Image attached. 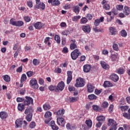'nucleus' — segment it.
Listing matches in <instances>:
<instances>
[{"mask_svg":"<svg viewBox=\"0 0 130 130\" xmlns=\"http://www.w3.org/2000/svg\"><path fill=\"white\" fill-rule=\"evenodd\" d=\"M34 110L31 107H27L25 110L24 113L26 114L25 119L29 122L32 120V117L33 116V112Z\"/></svg>","mask_w":130,"mask_h":130,"instance_id":"nucleus-1","label":"nucleus"},{"mask_svg":"<svg viewBox=\"0 0 130 130\" xmlns=\"http://www.w3.org/2000/svg\"><path fill=\"white\" fill-rule=\"evenodd\" d=\"M108 126H111L109 130H116L117 129V122L114 119H109L108 121Z\"/></svg>","mask_w":130,"mask_h":130,"instance_id":"nucleus-2","label":"nucleus"},{"mask_svg":"<svg viewBox=\"0 0 130 130\" xmlns=\"http://www.w3.org/2000/svg\"><path fill=\"white\" fill-rule=\"evenodd\" d=\"M82 55V53H81L79 51V49H76L74 50L71 53V58L73 60H76L79 56Z\"/></svg>","mask_w":130,"mask_h":130,"instance_id":"nucleus-3","label":"nucleus"},{"mask_svg":"<svg viewBox=\"0 0 130 130\" xmlns=\"http://www.w3.org/2000/svg\"><path fill=\"white\" fill-rule=\"evenodd\" d=\"M96 120L98 121L96 124V127H101L102 125V123L105 121V117L103 116H99L96 117Z\"/></svg>","mask_w":130,"mask_h":130,"instance_id":"nucleus-4","label":"nucleus"},{"mask_svg":"<svg viewBox=\"0 0 130 130\" xmlns=\"http://www.w3.org/2000/svg\"><path fill=\"white\" fill-rule=\"evenodd\" d=\"M75 87L77 88L84 87L85 86V81L84 79L80 78L76 79V83L75 84Z\"/></svg>","mask_w":130,"mask_h":130,"instance_id":"nucleus-5","label":"nucleus"},{"mask_svg":"<svg viewBox=\"0 0 130 130\" xmlns=\"http://www.w3.org/2000/svg\"><path fill=\"white\" fill-rule=\"evenodd\" d=\"M64 89V82L61 81L59 82L55 89V92L58 93V92H61L62 90Z\"/></svg>","mask_w":130,"mask_h":130,"instance_id":"nucleus-6","label":"nucleus"},{"mask_svg":"<svg viewBox=\"0 0 130 130\" xmlns=\"http://www.w3.org/2000/svg\"><path fill=\"white\" fill-rule=\"evenodd\" d=\"M86 125H82V128L84 130H89V128H91L92 127V120H87L85 121Z\"/></svg>","mask_w":130,"mask_h":130,"instance_id":"nucleus-7","label":"nucleus"},{"mask_svg":"<svg viewBox=\"0 0 130 130\" xmlns=\"http://www.w3.org/2000/svg\"><path fill=\"white\" fill-rule=\"evenodd\" d=\"M24 105H30V104H31V105H33V99L30 96H25V100H24L23 102Z\"/></svg>","mask_w":130,"mask_h":130,"instance_id":"nucleus-8","label":"nucleus"},{"mask_svg":"<svg viewBox=\"0 0 130 130\" xmlns=\"http://www.w3.org/2000/svg\"><path fill=\"white\" fill-rule=\"evenodd\" d=\"M29 85L31 86L33 89H38V87H39L38 84H37V80L35 78L30 80Z\"/></svg>","mask_w":130,"mask_h":130,"instance_id":"nucleus-9","label":"nucleus"},{"mask_svg":"<svg viewBox=\"0 0 130 130\" xmlns=\"http://www.w3.org/2000/svg\"><path fill=\"white\" fill-rule=\"evenodd\" d=\"M57 123L58 125H61L62 127H64V125L66 124V120L64 118L59 117L57 118Z\"/></svg>","mask_w":130,"mask_h":130,"instance_id":"nucleus-10","label":"nucleus"},{"mask_svg":"<svg viewBox=\"0 0 130 130\" xmlns=\"http://www.w3.org/2000/svg\"><path fill=\"white\" fill-rule=\"evenodd\" d=\"M82 30L84 31L85 33L89 34L91 32V27H90V25H83L81 27Z\"/></svg>","mask_w":130,"mask_h":130,"instance_id":"nucleus-11","label":"nucleus"},{"mask_svg":"<svg viewBox=\"0 0 130 130\" xmlns=\"http://www.w3.org/2000/svg\"><path fill=\"white\" fill-rule=\"evenodd\" d=\"M73 74V72L71 71H69L67 72V75H68V78H67V84L69 85L71 82H72V80H73V76H72V75Z\"/></svg>","mask_w":130,"mask_h":130,"instance_id":"nucleus-12","label":"nucleus"},{"mask_svg":"<svg viewBox=\"0 0 130 130\" xmlns=\"http://www.w3.org/2000/svg\"><path fill=\"white\" fill-rule=\"evenodd\" d=\"M48 4H51L52 6H59L60 2L59 0H48Z\"/></svg>","mask_w":130,"mask_h":130,"instance_id":"nucleus-13","label":"nucleus"},{"mask_svg":"<svg viewBox=\"0 0 130 130\" xmlns=\"http://www.w3.org/2000/svg\"><path fill=\"white\" fill-rule=\"evenodd\" d=\"M36 9H42V10H44L45 9V4L44 3H42L41 2L36 3L35 6Z\"/></svg>","mask_w":130,"mask_h":130,"instance_id":"nucleus-14","label":"nucleus"},{"mask_svg":"<svg viewBox=\"0 0 130 130\" xmlns=\"http://www.w3.org/2000/svg\"><path fill=\"white\" fill-rule=\"evenodd\" d=\"M101 66L103 69L104 70H109V65L107 64L105 61H100Z\"/></svg>","mask_w":130,"mask_h":130,"instance_id":"nucleus-15","label":"nucleus"},{"mask_svg":"<svg viewBox=\"0 0 130 130\" xmlns=\"http://www.w3.org/2000/svg\"><path fill=\"white\" fill-rule=\"evenodd\" d=\"M91 65L85 64L83 66V72H84V73H89V72L91 71Z\"/></svg>","mask_w":130,"mask_h":130,"instance_id":"nucleus-16","label":"nucleus"},{"mask_svg":"<svg viewBox=\"0 0 130 130\" xmlns=\"http://www.w3.org/2000/svg\"><path fill=\"white\" fill-rule=\"evenodd\" d=\"M15 124L16 128H18V127H22L23 121L21 120L20 119H18L15 121Z\"/></svg>","mask_w":130,"mask_h":130,"instance_id":"nucleus-17","label":"nucleus"},{"mask_svg":"<svg viewBox=\"0 0 130 130\" xmlns=\"http://www.w3.org/2000/svg\"><path fill=\"white\" fill-rule=\"evenodd\" d=\"M87 91L89 93H92L94 91V87L92 84L88 83L87 85Z\"/></svg>","mask_w":130,"mask_h":130,"instance_id":"nucleus-18","label":"nucleus"},{"mask_svg":"<svg viewBox=\"0 0 130 130\" xmlns=\"http://www.w3.org/2000/svg\"><path fill=\"white\" fill-rule=\"evenodd\" d=\"M34 27L36 28V29H41L42 28V27H43V25H42V23L40 22H37L36 23L34 24Z\"/></svg>","mask_w":130,"mask_h":130,"instance_id":"nucleus-19","label":"nucleus"},{"mask_svg":"<svg viewBox=\"0 0 130 130\" xmlns=\"http://www.w3.org/2000/svg\"><path fill=\"white\" fill-rule=\"evenodd\" d=\"M50 125L52 127V129L53 130H58V126L55 124V122L54 121H51Z\"/></svg>","mask_w":130,"mask_h":130,"instance_id":"nucleus-20","label":"nucleus"},{"mask_svg":"<svg viewBox=\"0 0 130 130\" xmlns=\"http://www.w3.org/2000/svg\"><path fill=\"white\" fill-rule=\"evenodd\" d=\"M8 116V113L6 112L2 111L0 112V117L2 119L7 118Z\"/></svg>","mask_w":130,"mask_h":130,"instance_id":"nucleus-21","label":"nucleus"},{"mask_svg":"<svg viewBox=\"0 0 130 130\" xmlns=\"http://www.w3.org/2000/svg\"><path fill=\"white\" fill-rule=\"evenodd\" d=\"M111 79L114 82H117V81L119 80V78L118 77V76H117V75L113 74L111 76Z\"/></svg>","mask_w":130,"mask_h":130,"instance_id":"nucleus-22","label":"nucleus"},{"mask_svg":"<svg viewBox=\"0 0 130 130\" xmlns=\"http://www.w3.org/2000/svg\"><path fill=\"white\" fill-rule=\"evenodd\" d=\"M103 86L105 88H109V87H112V83L108 81L104 82Z\"/></svg>","mask_w":130,"mask_h":130,"instance_id":"nucleus-23","label":"nucleus"},{"mask_svg":"<svg viewBox=\"0 0 130 130\" xmlns=\"http://www.w3.org/2000/svg\"><path fill=\"white\" fill-rule=\"evenodd\" d=\"M73 11L74 13H76V15H78L80 13V7L78 6H74L73 7Z\"/></svg>","mask_w":130,"mask_h":130,"instance_id":"nucleus-24","label":"nucleus"},{"mask_svg":"<svg viewBox=\"0 0 130 130\" xmlns=\"http://www.w3.org/2000/svg\"><path fill=\"white\" fill-rule=\"evenodd\" d=\"M64 111L65 110L64 109L62 110H59L56 113V114L58 116V117H60L59 116H62L63 114H64Z\"/></svg>","mask_w":130,"mask_h":130,"instance_id":"nucleus-25","label":"nucleus"},{"mask_svg":"<svg viewBox=\"0 0 130 130\" xmlns=\"http://www.w3.org/2000/svg\"><path fill=\"white\" fill-rule=\"evenodd\" d=\"M17 108L19 111H23L25 109V104H18Z\"/></svg>","mask_w":130,"mask_h":130,"instance_id":"nucleus-26","label":"nucleus"},{"mask_svg":"<svg viewBox=\"0 0 130 130\" xmlns=\"http://www.w3.org/2000/svg\"><path fill=\"white\" fill-rule=\"evenodd\" d=\"M88 98L89 99V100H96L98 97H97V96L95 95L94 94H91L88 95Z\"/></svg>","mask_w":130,"mask_h":130,"instance_id":"nucleus-27","label":"nucleus"},{"mask_svg":"<svg viewBox=\"0 0 130 130\" xmlns=\"http://www.w3.org/2000/svg\"><path fill=\"white\" fill-rule=\"evenodd\" d=\"M123 12L126 16H128L129 15V8L127 6H125Z\"/></svg>","mask_w":130,"mask_h":130,"instance_id":"nucleus-28","label":"nucleus"},{"mask_svg":"<svg viewBox=\"0 0 130 130\" xmlns=\"http://www.w3.org/2000/svg\"><path fill=\"white\" fill-rule=\"evenodd\" d=\"M3 79L4 80V81H5V82H9L11 81V78L8 75H6L5 76H3Z\"/></svg>","mask_w":130,"mask_h":130,"instance_id":"nucleus-29","label":"nucleus"},{"mask_svg":"<svg viewBox=\"0 0 130 130\" xmlns=\"http://www.w3.org/2000/svg\"><path fill=\"white\" fill-rule=\"evenodd\" d=\"M27 80V76H26V74H23L21 76V79H20V82L21 83H24L25 81Z\"/></svg>","mask_w":130,"mask_h":130,"instance_id":"nucleus-30","label":"nucleus"},{"mask_svg":"<svg viewBox=\"0 0 130 130\" xmlns=\"http://www.w3.org/2000/svg\"><path fill=\"white\" fill-rule=\"evenodd\" d=\"M76 48H78V46L76 43H71L70 44V49L71 50H74V49H76Z\"/></svg>","mask_w":130,"mask_h":130,"instance_id":"nucleus-31","label":"nucleus"},{"mask_svg":"<svg viewBox=\"0 0 130 130\" xmlns=\"http://www.w3.org/2000/svg\"><path fill=\"white\" fill-rule=\"evenodd\" d=\"M110 32L111 33V35H115L116 33V29H115V28L111 27H110Z\"/></svg>","mask_w":130,"mask_h":130,"instance_id":"nucleus-32","label":"nucleus"},{"mask_svg":"<svg viewBox=\"0 0 130 130\" xmlns=\"http://www.w3.org/2000/svg\"><path fill=\"white\" fill-rule=\"evenodd\" d=\"M54 40L58 43V44H59L60 43V37L58 36V35H55L54 37Z\"/></svg>","mask_w":130,"mask_h":130,"instance_id":"nucleus-33","label":"nucleus"},{"mask_svg":"<svg viewBox=\"0 0 130 130\" xmlns=\"http://www.w3.org/2000/svg\"><path fill=\"white\" fill-rule=\"evenodd\" d=\"M121 36H122V37H126V36H127V32H126L125 30L122 29L121 31Z\"/></svg>","mask_w":130,"mask_h":130,"instance_id":"nucleus-34","label":"nucleus"},{"mask_svg":"<svg viewBox=\"0 0 130 130\" xmlns=\"http://www.w3.org/2000/svg\"><path fill=\"white\" fill-rule=\"evenodd\" d=\"M92 109H93L94 111L98 112L99 111V110H100V107L95 105H93L92 106Z\"/></svg>","mask_w":130,"mask_h":130,"instance_id":"nucleus-35","label":"nucleus"},{"mask_svg":"<svg viewBox=\"0 0 130 130\" xmlns=\"http://www.w3.org/2000/svg\"><path fill=\"white\" fill-rule=\"evenodd\" d=\"M51 108V107L49 105L45 104L43 105V109L44 110H49Z\"/></svg>","mask_w":130,"mask_h":130,"instance_id":"nucleus-36","label":"nucleus"},{"mask_svg":"<svg viewBox=\"0 0 130 130\" xmlns=\"http://www.w3.org/2000/svg\"><path fill=\"white\" fill-rule=\"evenodd\" d=\"M51 112L48 111L45 114V118H49V117H51Z\"/></svg>","mask_w":130,"mask_h":130,"instance_id":"nucleus-37","label":"nucleus"},{"mask_svg":"<svg viewBox=\"0 0 130 130\" xmlns=\"http://www.w3.org/2000/svg\"><path fill=\"white\" fill-rule=\"evenodd\" d=\"M108 103L104 102L101 105V107H102V108H107V107H108Z\"/></svg>","mask_w":130,"mask_h":130,"instance_id":"nucleus-38","label":"nucleus"},{"mask_svg":"<svg viewBox=\"0 0 130 130\" xmlns=\"http://www.w3.org/2000/svg\"><path fill=\"white\" fill-rule=\"evenodd\" d=\"M112 61H115L117 59V56L116 54H113L111 56Z\"/></svg>","mask_w":130,"mask_h":130,"instance_id":"nucleus-39","label":"nucleus"},{"mask_svg":"<svg viewBox=\"0 0 130 130\" xmlns=\"http://www.w3.org/2000/svg\"><path fill=\"white\" fill-rule=\"evenodd\" d=\"M26 75L28 77V78H31L32 76L34 75V72L33 71H28L26 72Z\"/></svg>","mask_w":130,"mask_h":130,"instance_id":"nucleus-40","label":"nucleus"},{"mask_svg":"<svg viewBox=\"0 0 130 130\" xmlns=\"http://www.w3.org/2000/svg\"><path fill=\"white\" fill-rule=\"evenodd\" d=\"M24 25V22L22 21H17V27H22Z\"/></svg>","mask_w":130,"mask_h":130,"instance_id":"nucleus-41","label":"nucleus"},{"mask_svg":"<svg viewBox=\"0 0 130 130\" xmlns=\"http://www.w3.org/2000/svg\"><path fill=\"white\" fill-rule=\"evenodd\" d=\"M36 126V123L34 121H32L29 124L30 128H34Z\"/></svg>","mask_w":130,"mask_h":130,"instance_id":"nucleus-42","label":"nucleus"},{"mask_svg":"<svg viewBox=\"0 0 130 130\" xmlns=\"http://www.w3.org/2000/svg\"><path fill=\"white\" fill-rule=\"evenodd\" d=\"M23 19L24 21L26 22H30V21H31V18H30V17L28 16H24Z\"/></svg>","mask_w":130,"mask_h":130,"instance_id":"nucleus-43","label":"nucleus"},{"mask_svg":"<svg viewBox=\"0 0 130 130\" xmlns=\"http://www.w3.org/2000/svg\"><path fill=\"white\" fill-rule=\"evenodd\" d=\"M81 22L82 24H86L88 22V19L86 17H82L81 19Z\"/></svg>","mask_w":130,"mask_h":130,"instance_id":"nucleus-44","label":"nucleus"},{"mask_svg":"<svg viewBox=\"0 0 130 130\" xmlns=\"http://www.w3.org/2000/svg\"><path fill=\"white\" fill-rule=\"evenodd\" d=\"M70 101L71 103H73L76 102V101H78V99H77V98L70 97Z\"/></svg>","mask_w":130,"mask_h":130,"instance_id":"nucleus-45","label":"nucleus"},{"mask_svg":"<svg viewBox=\"0 0 130 130\" xmlns=\"http://www.w3.org/2000/svg\"><path fill=\"white\" fill-rule=\"evenodd\" d=\"M116 9L118 10V11H122L123 9V6L122 5H119L116 6Z\"/></svg>","mask_w":130,"mask_h":130,"instance_id":"nucleus-46","label":"nucleus"},{"mask_svg":"<svg viewBox=\"0 0 130 130\" xmlns=\"http://www.w3.org/2000/svg\"><path fill=\"white\" fill-rule=\"evenodd\" d=\"M113 48L114 50H115L116 51H118V45L116 44H114L113 45Z\"/></svg>","mask_w":130,"mask_h":130,"instance_id":"nucleus-47","label":"nucleus"},{"mask_svg":"<svg viewBox=\"0 0 130 130\" xmlns=\"http://www.w3.org/2000/svg\"><path fill=\"white\" fill-rule=\"evenodd\" d=\"M94 25L97 27V26H99V24H100V19H96L94 20Z\"/></svg>","mask_w":130,"mask_h":130,"instance_id":"nucleus-48","label":"nucleus"},{"mask_svg":"<svg viewBox=\"0 0 130 130\" xmlns=\"http://www.w3.org/2000/svg\"><path fill=\"white\" fill-rule=\"evenodd\" d=\"M121 110L122 111H125V110H127L128 109V106H121L120 107Z\"/></svg>","mask_w":130,"mask_h":130,"instance_id":"nucleus-49","label":"nucleus"},{"mask_svg":"<svg viewBox=\"0 0 130 130\" xmlns=\"http://www.w3.org/2000/svg\"><path fill=\"white\" fill-rule=\"evenodd\" d=\"M79 19H81V16L80 15L74 16L73 18V21H74V22H77Z\"/></svg>","mask_w":130,"mask_h":130,"instance_id":"nucleus-50","label":"nucleus"},{"mask_svg":"<svg viewBox=\"0 0 130 130\" xmlns=\"http://www.w3.org/2000/svg\"><path fill=\"white\" fill-rule=\"evenodd\" d=\"M22 71H23V66H22L18 68L16 70L17 73H22Z\"/></svg>","mask_w":130,"mask_h":130,"instance_id":"nucleus-51","label":"nucleus"},{"mask_svg":"<svg viewBox=\"0 0 130 130\" xmlns=\"http://www.w3.org/2000/svg\"><path fill=\"white\" fill-rule=\"evenodd\" d=\"M10 24H11V25H13V26H17V21H13L12 19L10 21Z\"/></svg>","mask_w":130,"mask_h":130,"instance_id":"nucleus-52","label":"nucleus"},{"mask_svg":"<svg viewBox=\"0 0 130 130\" xmlns=\"http://www.w3.org/2000/svg\"><path fill=\"white\" fill-rule=\"evenodd\" d=\"M103 8L105 9V10H109V9L110 8V5L109 4H105L103 6Z\"/></svg>","mask_w":130,"mask_h":130,"instance_id":"nucleus-53","label":"nucleus"},{"mask_svg":"<svg viewBox=\"0 0 130 130\" xmlns=\"http://www.w3.org/2000/svg\"><path fill=\"white\" fill-rule=\"evenodd\" d=\"M123 128L125 130H129L130 127L129 125H127V124H125L123 125Z\"/></svg>","mask_w":130,"mask_h":130,"instance_id":"nucleus-54","label":"nucleus"},{"mask_svg":"<svg viewBox=\"0 0 130 130\" xmlns=\"http://www.w3.org/2000/svg\"><path fill=\"white\" fill-rule=\"evenodd\" d=\"M102 92V89L100 90H98V89L95 90L94 93L96 94V95H99Z\"/></svg>","mask_w":130,"mask_h":130,"instance_id":"nucleus-55","label":"nucleus"},{"mask_svg":"<svg viewBox=\"0 0 130 130\" xmlns=\"http://www.w3.org/2000/svg\"><path fill=\"white\" fill-rule=\"evenodd\" d=\"M25 100V99L22 98H17L16 99V101L17 102H23Z\"/></svg>","mask_w":130,"mask_h":130,"instance_id":"nucleus-56","label":"nucleus"},{"mask_svg":"<svg viewBox=\"0 0 130 130\" xmlns=\"http://www.w3.org/2000/svg\"><path fill=\"white\" fill-rule=\"evenodd\" d=\"M62 52L63 53H68V52H69V49L67 48V47H64L63 48V50H62Z\"/></svg>","mask_w":130,"mask_h":130,"instance_id":"nucleus-57","label":"nucleus"},{"mask_svg":"<svg viewBox=\"0 0 130 130\" xmlns=\"http://www.w3.org/2000/svg\"><path fill=\"white\" fill-rule=\"evenodd\" d=\"M34 66H37V64H39V62H38V60L37 59H34L32 61Z\"/></svg>","mask_w":130,"mask_h":130,"instance_id":"nucleus-58","label":"nucleus"},{"mask_svg":"<svg viewBox=\"0 0 130 130\" xmlns=\"http://www.w3.org/2000/svg\"><path fill=\"white\" fill-rule=\"evenodd\" d=\"M63 8L64 10H69L71 9V5L70 4H66L64 6H63Z\"/></svg>","mask_w":130,"mask_h":130,"instance_id":"nucleus-59","label":"nucleus"},{"mask_svg":"<svg viewBox=\"0 0 130 130\" xmlns=\"http://www.w3.org/2000/svg\"><path fill=\"white\" fill-rule=\"evenodd\" d=\"M123 116L125 117L126 118H127V119H130V113L128 114L127 113H125V114H123Z\"/></svg>","mask_w":130,"mask_h":130,"instance_id":"nucleus-60","label":"nucleus"},{"mask_svg":"<svg viewBox=\"0 0 130 130\" xmlns=\"http://www.w3.org/2000/svg\"><path fill=\"white\" fill-rule=\"evenodd\" d=\"M117 73L119 75H122L123 74V69H119L117 70Z\"/></svg>","mask_w":130,"mask_h":130,"instance_id":"nucleus-61","label":"nucleus"},{"mask_svg":"<svg viewBox=\"0 0 130 130\" xmlns=\"http://www.w3.org/2000/svg\"><path fill=\"white\" fill-rule=\"evenodd\" d=\"M27 6L29 8H32V7H33V3L32 2V1H29L27 2Z\"/></svg>","mask_w":130,"mask_h":130,"instance_id":"nucleus-62","label":"nucleus"},{"mask_svg":"<svg viewBox=\"0 0 130 130\" xmlns=\"http://www.w3.org/2000/svg\"><path fill=\"white\" fill-rule=\"evenodd\" d=\"M56 88V87L53 86V85H50L49 87V89L50 90V91H54Z\"/></svg>","mask_w":130,"mask_h":130,"instance_id":"nucleus-63","label":"nucleus"},{"mask_svg":"<svg viewBox=\"0 0 130 130\" xmlns=\"http://www.w3.org/2000/svg\"><path fill=\"white\" fill-rule=\"evenodd\" d=\"M50 120H51V117L47 118L45 120V123H46V124H47L49 122V121H50Z\"/></svg>","mask_w":130,"mask_h":130,"instance_id":"nucleus-64","label":"nucleus"}]
</instances>
